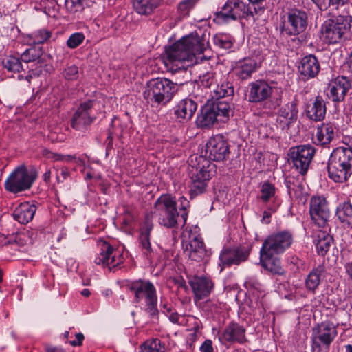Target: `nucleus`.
<instances>
[{"label": "nucleus", "mask_w": 352, "mask_h": 352, "mask_svg": "<svg viewBox=\"0 0 352 352\" xmlns=\"http://www.w3.org/2000/svg\"><path fill=\"white\" fill-rule=\"evenodd\" d=\"M245 329L236 322L230 323L223 330L222 338L231 343L243 344L247 341Z\"/></svg>", "instance_id": "393cba45"}, {"label": "nucleus", "mask_w": 352, "mask_h": 352, "mask_svg": "<svg viewBox=\"0 0 352 352\" xmlns=\"http://www.w3.org/2000/svg\"><path fill=\"white\" fill-rule=\"evenodd\" d=\"M197 107V102L191 98L179 100L173 109L175 118L181 123L188 122L193 117Z\"/></svg>", "instance_id": "412c9836"}, {"label": "nucleus", "mask_w": 352, "mask_h": 352, "mask_svg": "<svg viewBox=\"0 0 352 352\" xmlns=\"http://www.w3.org/2000/svg\"><path fill=\"white\" fill-rule=\"evenodd\" d=\"M309 214L311 221L319 228L329 227L331 211L328 202L322 196H313L309 201Z\"/></svg>", "instance_id": "dca6fc26"}, {"label": "nucleus", "mask_w": 352, "mask_h": 352, "mask_svg": "<svg viewBox=\"0 0 352 352\" xmlns=\"http://www.w3.org/2000/svg\"><path fill=\"white\" fill-rule=\"evenodd\" d=\"M250 249L244 246L226 248L219 255L221 263L223 266L239 265L248 260Z\"/></svg>", "instance_id": "6ab92c4d"}, {"label": "nucleus", "mask_w": 352, "mask_h": 352, "mask_svg": "<svg viewBox=\"0 0 352 352\" xmlns=\"http://www.w3.org/2000/svg\"><path fill=\"white\" fill-rule=\"evenodd\" d=\"M214 45L219 48L228 50L233 45V38L226 34H217L213 37Z\"/></svg>", "instance_id": "a19ab883"}, {"label": "nucleus", "mask_w": 352, "mask_h": 352, "mask_svg": "<svg viewBox=\"0 0 352 352\" xmlns=\"http://www.w3.org/2000/svg\"><path fill=\"white\" fill-rule=\"evenodd\" d=\"M160 0H133V7L141 15L148 16L159 6Z\"/></svg>", "instance_id": "2f4dec72"}, {"label": "nucleus", "mask_w": 352, "mask_h": 352, "mask_svg": "<svg viewBox=\"0 0 352 352\" xmlns=\"http://www.w3.org/2000/svg\"><path fill=\"white\" fill-rule=\"evenodd\" d=\"M69 176V172L66 168H62L60 170V175L57 176V179L60 182H63Z\"/></svg>", "instance_id": "bf43d9fd"}, {"label": "nucleus", "mask_w": 352, "mask_h": 352, "mask_svg": "<svg viewBox=\"0 0 352 352\" xmlns=\"http://www.w3.org/2000/svg\"><path fill=\"white\" fill-rule=\"evenodd\" d=\"M320 10H327L330 6H343L348 0H312Z\"/></svg>", "instance_id": "49530a36"}, {"label": "nucleus", "mask_w": 352, "mask_h": 352, "mask_svg": "<svg viewBox=\"0 0 352 352\" xmlns=\"http://www.w3.org/2000/svg\"><path fill=\"white\" fill-rule=\"evenodd\" d=\"M257 8L246 6L240 0H228L224 5L222 10L217 13V18L219 20L227 22L231 20L254 16L257 14Z\"/></svg>", "instance_id": "ddd939ff"}, {"label": "nucleus", "mask_w": 352, "mask_h": 352, "mask_svg": "<svg viewBox=\"0 0 352 352\" xmlns=\"http://www.w3.org/2000/svg\"><path fill=\"white\" fill-rule=\"evenodd\" d=\"M140 248L142 252V254L149 260L153 258L155 256V250L151 246L150 241V237L147 236H139L138 238Z\"/></svg>", "instance_id": "37998d69"}, {"label": "nucleus", "mask_w": 352, "mask_h": 352, "mask_svg": "<svg viewBox=\"0 0 352 352\" xmlns=\"http://www.w3.org/2000/svg\"><path fill=\"white\" fill-rule=\"evenodd\" d=\"M106 143H107V148H106V151H107V153H108V152L113 148V136L111 135V134H109L106 140Z\"/></svg>", "instance_id": "680f3d73"}, {"label": "nucleus", "mask_w": 352, "mask_h": 352, "mask_svg": "<svg viewBox=\"0 0 352 352\" xmlns=\"http://www.w3.org/2000/svg\"><path fill=\"white\" fill-rule=\"evenodd\" d=\"M351 26V16L339 15L325 21L322 25L321 32L325 42L336 44L349 37Z\"/></svg>", "instance_id": "423d86ee"}, {"label": "nucleus", "mask_w": 352, "mask_h": 352, "mask_svg": "<svg viewBox=\"0 0 352 352\" xmlns=\"http://www.w3.org/2000/svg\"><path fill=\"white\" fill-rule=\"evenodd\" d=\"M260 192L259 199L263 204H267L270 201L272 202L271 204L274 202L277 203L275 197L276 188L274 184L269 182L261 184Z\"/></svg>", "instance_id": "e433bc0d"}, {"label": "nucleus", "mask_w": 352, "mask_h": 352, "mask_svg": "<svg viewBox=\"0 0 352 352\" xmlns=\"http://www.w3.org/2000/svg\"><path fill=\"white\" fill-rule=\"evenodd\" d=\"M213 91L216 97L225 98L234 94V87L232 82L226 80L223 81L221 85H218Z\"/></svg>", "instance_id": "79ce46f5"}, {"label": "nucleus", "mask_w": 352, "mask_h": 352, "mask_svg": "<svg viewBox=\"0 0 352 352\" xmlns=\"http://www.w3.org/2000/svg\"><path fill=\"white\" fill-rule=\"evenodd\" d=\"M327 112L326 102L321 96H317L313 101L307 104L305 113L307 117L315 122L324 120Z\"/></svg>", "instance_id": "5701e85b"}, {"label": "nucleus", "mask_w": 352, "mask_h": 352, "mask_svg": "<svg viewBox=\"0 0 352 352\" xmlns=\"http://www.w3.org/2000/svg\"><path fill=\"white\" fill-rule=\"evenodd\" d=\"M197 1L198 0H183L181 1L177 7L180 15L182 16L188 15L190 10L193 8Z\"/></svg>", "instance_id": "a18cd8bd"}, {"label": "nucleus", "mask_w": 352, "mask_h": 352, "mask_svg": "<svg viewBox=\"0 0 352 352\" xmlns=\"http://www.w3.org/2000/svg\"><path fill=\"white\" fill-rule=\"evenodd\" d=\"M195 85L193 81L177 83L166 78H152L147 82L144 97L152 104L166 105L178 91L184 89L190 91Z\"/></svg>", "instance_id": "7ed1b4c3"}, {"label": "nucleus", "mask_w": 352, "mask_h": 352, "mask_svg": "<svg viewBox=\"0 0 352 352\" xmlns=\"http://www.w3.org/2000/svg\"><path fill=\"white\" fill-rule=\"evenodd\" d=\"M208 45L204 38L190 34L166 48L162 59L167 68L176 72L191 65L195 55L203 53Z\"/></svg>", "instance_id": "f03ea898"}, {"label": "nucleus", "mask_w": 352, "mask_h": 352, "mask_svg": "<svg viewBox=\"0 0 352 352\" xmlns=\"http://www.w3.org/2000/svg\"><path fill=\"white\" fill-rule=\"evenodd\" d=\"M256 61L250 58H245L239 60L233 69L234 74L241 80H246L251 77L256 70Z\"/></svg>", "instance_id": "a878e982"}, {"label": "nucleus", "mask_w": 352, "mask_h": 352, "mask_svg": "<svg viewBox=\"0 0 352 352\" xmlns=\"http://www.w3.org/2000/svg\"><path fill=\"white\" fill-rule=\"evenodd\" d=\"M214 113L209 104H206L197 116L196 124L199 128H209L218 122Z\"/></svg>", "instance_id": "c756f323"}, {"label": "nucleus", "mask_w": 352, "mask_h": 352, "mask_svg": "<svg viewBox=\"0 0 352 352\" xmlns=\"http://www.w3.org/2000/svg\"><path fill=\"white\" fill-rule=\"evenodd\" d=\"M316 153L315 147L311 144H301L289 148V163L301 175L307 174Z\"/></svg>", "instance_id": "f8f14e48"}, {"label": "nucleus", "mask_w": 352, "mask_h": 352, "mask_svg": "<svg viewBox=\"0 0 352 352\" xmlns=\"http://www.w3.org/2000/svg\"><path fill=\"white\" fill-rule=\"evenodd\" d=\"M320 70V62L315 55L309 54L301 58L298 65V72L304 79L309 80L315 78Z\"/></svg>", "instance_id": "4be33fe9"}, {"label": "nucleus", "mask_w": 352, "mask_h": 352, "mask_svg": "<svg viewBox=\"0 0 352 352\" xmlns=\"http://www.w3.org/2000/svg\"><path fill=\"white\" fill-rule=\"evenodd\" d=\"M197 300L207 297L213 288L210 279L204 276H195L189 281Z\"/></svg>", "instance_id": "b1692460"}, {"label": "nucleus", "mask_w": 352, "mask_h": 352, "mask_svg": "<svg viewBox=\"0 0 352 352\" xmlns=\"http://www.w3.org/2000/svg\"><path fill=\"white\" fill-rule=\"evenodd\" d=\"M140 352H165V345L160 339L153 338L146 340L140 346Z\"/></svg>", "instance_id": "4c0bfd02"}, {"label": "nucleus", "mask_w": 352, "mask_h": 352, "mask_svg": "<svg viewBox=\"0 0 352 352\" xmlns=\"http://www.w3.org/2000/svg\"><path fill=\"white\" fill-rule=\"evenodd\" d=\"M169 320L175 324H179V318L180 316L177 312H171L168 315Z\"/></svg>", "instance_id": "052dcab7"}, {"label": "nucleus", "mask_w": 352, "mask_h": 352, "mask_svg": "<svg viewBox=\"0 0 352 352\" xmlns=\"http://www.w3.org/2000/svg\"><path fill=\"white\" fill-rule=\"evenodd\" d=\"M336 215L342 223L352 227V204L350 202L340 204L336 210Z\"/></svg>", "instance_id": "c9c22d12"}, {"label": "nucleus", "mask_w": 352, "mask_h": 352, "mask_svg": "<svg viewBox=\"0 0 352 352\" xmlns=\"http://www.w3.org/2000/svg\"><path fill=\"white\" fill-rule=\"evenodd\" d=\"M217 80L213 72H208L199 76V82L201 85L206 88H210L212 86H214Z\"/></svg>", "instance_id": "09e8293b"}, {"label": "nucleus", "mask_w": 352, "mask_h": 352, "mask_svg": "<svg viewBox=\"0 0 352 352\" xmlns=\"http://www.w3.org/2000/svg\"><path fill=\"white\" fill-rule=\"evenodd\" d=\"M324 273V267L322 265H319L314 267L308 274L305 279V286L309 292L315 293L322 281Z\"/></svg>", "instance_id": "c85d7f7f"}, {"label": "nucleus", "mask_w": 352, "mask_h": 352, "mask_svg": "<svg viewBox=\"0 0 352 352\" xmlns=\"http://www.w3.org/2000/svg\"><path fill=\"white\" fill-rule=\"evenodd\" d=\"M279 206L278 203L274 202L273 204H269L267 205V210H264L261 222L265 224H269L270 223V218L272 214L275 212Z\"/></svg>", "instance_id": "3c124183"}, {"label": "nucleus", "mask_w": 352, "mask_h": 352, "mask_svg": "<svg viewBox=\"0 0 352 352\" xmlns=\"http://www.w3.org/2000/svg\"><path fill=\"white\" fill-rule=\"evenodd\" d=\"M98 104L95 99L81 102L72 116L71 126L77 131H85L96 120V116L91 114V111Z\"/></svg>", "instance_id": "f3484780"}, {"label": "nucleus", "mask_w": 352, "mask_h": 352, "mask_svg": "<svg viewBox=\"0 0 352 352\" xmlns=\"http://www.w3.org/2000/svg\"><path fill=\"white\" fill-rule=\"evenodd\" d=\"M35 205L29 202L20 204L13 212V217L21 224H26L32 220L36 212Z\"/></svg>", "instance_id": "cd10ccee"}, {"label": "nucleus", "mask_w": 352, "mask_h": 352, "mask_svg": "<svg viewBox=\"0 0 352 352\" xmlns=\"http://www.w3.org/2000/svg\"><path fill=\"white\" fill-rule=\"evenodd\" d=\"M282 32L289 36H296L305 32L309 24L307 12L302 9L292 8L286 14Z\"/></svg>", "instance_id": "2eb2a0df"}, {"label": "nucleus", "mask_w": 352, "mask_h": 352, "mask_svg": "<svg viewBox=\"0 0 352 352\" xmlns=\"http://www.w3.org/2000/svg\"><path fill=\"white\" fill-rule=\"evenodd\" d=\"M335 127L331 123H323L317 128L316 141L320 145L329 144L334 138Z\"/></svg>", "instance_id": "7c9ffc66"}, {"label": "nucleus", "mask_w": 352, "mask_h": 352, "mask_svg": "<svg viewBox=\"0 0 352 352\" xmlns=\"http://www.w3.org/2000/svg\"><path fill=\"white\" fill-rule=\"evenodd\" d=\"M201 352H213L212 342L210 340H206L199 348Z\"/></svg>", "instance_id": "4d7b16f0"}, {"label": "nucleus", "mask_w": 352, "mask_h": 352, "mask_svg": "<svg viewBox=\"0 0 352 352\" xmlns=\"http://www.w3.org/2000/svg\"><path fill=\"white\" fill-rule=\"evenodd\" d=\"M95 1L96 0H72V3L76 7V10H78L81 7H91Z\"/></svg>", "instance_id": "6e6d98bb"}, {"label": "nucleus", "mask_w": 352, "mask_h": 352, "mask_svg": "<svg viewBox=\"0 0 352 352\" xmlns=\"http://www.w3.org/2000/svg\"><path fill=\"white\" fill-rule=\"evenodd\" d=\"M251 3V6L256 7L257 9V13L262 10V8L259 6V4L262 2H263L265 0H248Z\"/></svg>", "instance_id": "e2e57ef3"}, {"label": "nucleus", "mask_w": 352, "mask_h": 352, "mask_svg": "<svg viewBox=\"0 0 352 352\" xmlns=\"http://www.w3.org/2000/svg\"><path fill=\"white\" fill-rule=\"evenodd\" d=\"M84 338V335L82 333H78L76 334V340L70 341V344L73 346H80L82 344Z\"/></svg>", "instance_id": "13d9d810"}, {"label": "nucleus", "mask_w": 352, "mask_h": 352, "mask_svg": "<svg viewBox=\"0 0 352 352\" xmlns=\"http://www.w3.org/2000/svg\"><path fill=\"white\" fill-rule=\"evenodd\" d=\"M346 272L348 276H349L350 279L352 280V262L346 264Z\"/></svg>", "instance_id": "774afa93"}, {"label": "nucleus", "mask_w": 352, "mask_h": 352, "mask_svg": "<svg viewBox=\"0 0 352 352\" xmlns=\"http://www.w3.org/2000/svg\"><path fill=\"white\" fill-rule=\"evenodd\" d=\"M337 335V325H335L332 322L326 320L317 324L312 329V350L321 352L323 348L329 349Z\"/></svg>", "instance_id": "9b49d317"}, {"label": "nucleus", "mask_w": 352, "mask_h": 352, "mask_svg": "<svg viewBox=\"0 0 352 352\" xmlns=\"http://www.w3.org/2000/svg\"><path fill=\"white\" fill-rule=\"evenodd\" d=\"M272 92L273 87L267 81L256 80L248 85V100L251 103L261 104L265 113L272 112L279 106L278 100L272 98Z\"/></svg>", "instance_id": "6e6552de"}, {"label": "nucleus", "mask_w": 352, "mask_h": 352, "mask_svg": "<svg viewBox=\"0 0 352 352\" xmlns=\"http://www.w3.org/2000/svg\"><path fill=\"white\" fill-rule=\"evenodd\" d=\"M51 171L50 169H47L45 173L43 175V179L45 182L48 183L50 181Z\"/></svg>", "instance_id": "69168bd1"}, {"label": "nucleus", "mask_w": 352, "mask_h": 352, "mask_svg": "<svg viewBox=\"0 0 352 352\" xmlns=\"http://www.w3.org/2000/svg\"><path fill=\"white\" fill-rule=\"evenodd\" d=\"M38 177L34 166L27 167L22 164L17 166L5 182V188L12 193H19L29 190Z\"/></svg>", "instance_id": "0eeeda50"}, {"label": "nucleus", "mask_w": 352, "mask_h": 352, "mask_svg": "<svg viewBox=\"0 0 352 352\" xmlns=\"http://www.w3.org/2000/svg\"><path fill=\"white\" fill-rule=\"evenodd\" d=\"M85 35L81 32L72 34L67 41V45L70 49L78 47L85 40Z\"/></svg>", "instance_id": "de8ad7c7"}, {"label": "nucleus", "mask_w": 352, "mask_h": 352, "mask_svg": "<svg viewBox=\"0 0 352 352\" xmlns=\"http://www.w3.org/2000/svg\"><path fill=\"white\" fill-rule=\"evenodd\" d=\"M206 305L210 307V311L212 312L217 313L219 311V307L217 303H212V302L208 301L206 302Z\"/></svg>", "instance_id": "0e129e2a"}, {"label": "nucleus", "mask_w": 352, "mask_h": 352, "mask_svg": "<svg viewBox=\"0 0 352 352\" xmlns=\"http://www.w3.org/2000/svg\"><path fill=\"white\" fill-rule=\"evenodd\" d=\"M42 54L41 47H30L21 55V59L25 63L34 62L38 59Z\"/></svg>", "instance_id": "ea45409f"}, {"label": "nucleus", "mask_w": 352, "mask_h": 352, "mask_svg": "<svg viewBox=\"0 0 352 352\" xmlns=\"http://www.w3.org/2000/svg\"><path fill=\"white\" fill-rule=\"evenodd\" d=\"M219 122H224L229 117L230 104L226 100H217L209 104Z\"/></svg>", "instance_id": "72a5a7b5"}, {"label": "nucleus", "mask_w": 352, "mask_h": 352, "mask_svg": "<svg viewBox=\"0 0 352 352\" xmlns=\"http://www.w3.org/2000/svg\"><path fill=\"white\" fill-rule=\"evenodd\" d=\"M189 206V203L187 199L184 197L181 198V208L180 210L182 211L181 214V219H182L183 226L186 223L188 217V212H186L187 207Z\"/></svg>", "instance_id": "5fc2aeb1"}, {"label": "nucleus", "mask_w": 352, "mask_h": 352, "mask_svg": "<svg viewBox=\"0 0 352 352\" xmlns=\"http://www.w3.org/2000/svg\"><path fill=\"white\" fill-rule=\"evenodd\" d=\"M182 246L184 252L188 258L196 262L207 261L210 257V252L208 251L203 241L202 238L196 232L192 230L186 229L183 232Z\"/></svg>", "instance_id": "9d476101"}, {"label": "nucleus", "mask_w": 352, "mask_h": 352, "mask_svg": "<svg viewBox=\"0 0 352 352\" xmlns=\"http://www.w3.org/2000/svg\"><path fill=\"white\" fill-rule=\"evenodd\" d=\"M154 213L158 217L159 223L166 228H175L178 225L179 212L175 199L170 195L160 196L155 204Z\"/></svg>", "instance_id": "1a4fd4ad"}, {"label": "nucleus", "mask_w": 352, "mask_h": 352, "mask_svg": "<svg viewBox=\"0 0 352 352\" xmlns=\"http://www.w3.org/2000/svg\"><path fill=\"white\" fill-rule=\"evenodd\" d=\"M153 225L152 221L147 217L143 226L140 228V233L139 236H151V232L153 230Z\"/></svg>", "instance_id": "864d4df0"}, {"label": "nucleus", "mask_w": 352, "mask_h": 352, "mask_svg": "<svg viewBox=\"0 0 352 352\" xmlns=\"http://www.w3.org/2000/svg\"><path fill=\"white\" fill-rule=\"evenodd\" d=\"M293 241V234L290 231H279L266 238L261 250L265 252L267 255L280 254L291 247Z\"/></svg>", "instance_id": "4468645a"}, {"label": "nucleus", "mask_w": 352, "mask_h": 352, "mask_svg": "<svg viewBox=\"0 0 352 352\" xmlns=\"http://www.w3.org/2000/svg\"><path fill=\"white\" fill-rule=\"evenodd\" d=\"M274 254L267 255L263 250L260 251V263L261 266L272 274L278 276H283L285 274V270L281 265L279 258L274 257Z\"/></svg>", "instance_id": "bb28decb"}, {"label": "nucleus", "mask_w": 352, "mask_h": 352, "mask_svg": "<svg viewBox=\"0 0 352 352\" xmlns=\"http://www.w3.org/2000/svg\"><path fill=\"white\" fill-rule=\"evenodd\" d=\"M230 145L221 135L210 138L206 144V155L191 157L188 172L191 179L190 194L191 197L202 194L206 191L208 181L215 172V165L210 162L224 161L229 157Z\"/></svg>", "instance_id": "f257e3e1"}, {"label": "nucleus", "mask_w": 352, "mask_h": 352, "mask_svg": "<svg viewBox=\"0 0 352 352\" xmlns=\"http://www.w3.org/2000/svg\"><path fill=\"white\" fill-rule=\"evenodd\" d=\"M2 65L9 72L16 73L23 70L21 58L14 56H6L2 60Z\"/></svg>", "instance_id": "58836bf2"}, {"label": "nucleus", "mask_w": 352, "mask_h": 352, "mask_svg": "<svg viewBox=\"0 0 352 352\" xmlns=\"http://www.w3.org/2000/svg\"><path fill=\"white\" fill-rule=\"evenodd\" d=\"M126 287L133 294L134 302H144L145 311L152 318H157L159 311L157 308V292L152 282L146 279L139 278L129 282Z\"/></svg>", "instance_id": "39448f33"}, {"label": "nucleus", "mask_w": 352, "mask_h": 352, "mask_svg": "<svg viewBox=\"0 0 352 352\" xmlns=\"http://www.w3.org/2000/svg\"><path fill=\"white\" fill-rule=\"evenodd\" d=\"M333 238L325 232H320L314 240L316 251L319 255L324 256L329 250Z\"/></svg>", "instance_id": "f704fd0d"}, {"label": "nucleus", "mask_w": 352, "mask_h": 352, "mask_svg": "<svg viewBox=\"0 0 352 352\" xmlns=\"http://www.w3.org/2000/svg\"><path fill=\"white\" fill-rule=\"evenodd\" d=\"M298 101L294 98L292 101L287 103L285 107L280 110V116L285 119L287 125L293 124L297 120L298 114Z\"/></svg>", "instance_id": "473e14b6"}, {"label": "nucleus", "mask_w": 352, "mask_h": 352, "mask_svg": "<svg viewBox=\"0 0 352 352\" xmlns=\"http://www.w3.org/2000/svg\"><path fill=\"white\" fill-rule=\"evenodd\" d=\"M352 87V80L344 76H338L329 85L327 96L334 102H340L344 100L348 91Z\"/></svg>", "instance_id": "a211bd4d"}, {"label": "nucleus", "mask_w": 352, "mask_h": 352, "mask_svg": "<svg viewBox=\"0 0 352 352\" xmlns=\"http://www.w3.org/2000/svg\"><path fill=\"white\" fill-rule=\"evenodd\" d=\"M52 36V32L47 29H40L30 35V41L33 44H42Z\"/></svg>", "instance_id": "c03bdc74"}, {"label": "nucleus", "mask_w": 352, "mask_h": 352, "mask_svg": "<svg viewBox=\"0 0 352 352\" xmlns=\"http://www.w3.org/2000/svg\"><path fill=\"white\" fill-rule=\"evenodd\" d=\"M65 78L68 80H74L78 78V69L76 65L67 67L63 72Z\"/></svg>", "instance_id": "603ef678"}, {"label": "nucleus", "mask_w": 352, "mask_h": 352, "mask_svg": "<svg viewBox=\"0 0 352 352\" xmlns=\"http://www.w3.org/2000/svg\"><path fill=\"white\" fill-rule=\"evenodd\" d=\"M117 251L107 242H103L101 245V250L99 255L95 258L97 265L107 266L111 270L122 263V256H117Z\"/></svg>", "instance_id": "aec40b11"}, {"label": "nucleus", "mask_w": 352, "mask_h": 352, "mask_svg": "<svg viewBox=\"0 0 352 352\" xmlns=\"http://www.w3.org/2000/svg\"><path fill=\"white\" fill-rule=\"evenodd\" d=\"M329 177L335 182L344 183L352 175V148L340 146L331 153L327 166Z\"/></svg>", "instance_id": "20e7f679"}, {"label": "nucleus", "mask_w": 352, "mask_h": 352, "mask_svg": "<svg viewBox=\"0 0 352 352\" xmlns=\"http://www.w3.org/2000/svg\"><path fill=\"white\" fill-rule=\"evenodd\" d=\"M54 157L56 160H64L65 158H67V160H71L72 159H74V157L72 155H67L65 157L61 155H56Z\"/></svg>", "instance_id": "338daca9"}, {"label": "nucleus", "mask_w": 352, "mask_h": 352, "mask_svg": "<svg viewBox=\"0 0 352 352\" xmlns=\"http://www.w3.org/2000/svg\"><path fill=\"white\" fill-rule=\"evenodd\" d=\"M289 264L291 266L292 270L294 272H300L305 267V261L297 256H292L289 258Z\"/></svg>", "instance_id": "8fccbe9b"}]
</instances>
